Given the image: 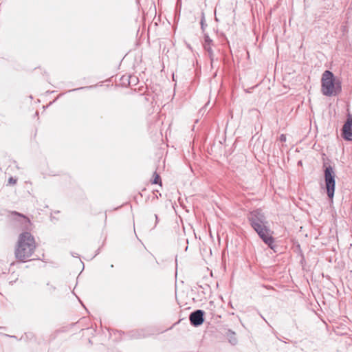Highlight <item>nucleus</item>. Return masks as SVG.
I'll return each instance as SVG.
<instances>
[{
	"instance_id": "6e6552de",
	"label": "nucleus",
	"mask_w": 352,
	"mask_h": 352,
	"mask_svg": "<svg viewBox=\"0 0 352 352\" xmlns=\"http://www.w3.org/2000/svg\"><path fill=\"white\" fill-rule=\"evenodd\" d=\"M15 214L20 218L19 221L21 222L22 229L28 230L31 225L30 219L28 217H25L24 215L21 214L18 212H15Z\"/></svg>"
},
{
	"instance_id": "20e7f679",
	"label": "nucleus",
	"mask_w": 352,
	"mask_h": 352,
	"mask_svg": "<svg viewBox=\"0 0 352 352\" xmlns=\"http://www.w3.org/2000/svg\"><path fill=\"white\" fill-rule=\"evenodd\" d=\"M336 174L331 166H327L324 169V180L327 196L333 199L335 192Z\"/></svg>"
},
{
	"instance_id": "423d86ee",
	"label": "nucleus",
	"mask_w": 352,
	"mask_h": 352,
	"mask_svg": "<svg viewBox=\"0 0 352 352\" xmlns=\"http://www.w3.org/2000/svg\"><path fill=\"white\" fill-rule=\"evenodd\" d=\"M343 138L349 141H352V119H348L342 127Z\"/></svg>"
},
{
	"instance_id": "9b49d317",
	"label": "nucleus",
	"mask_w": 352,
	"mask_h": 352,
	"mask_svg": "<svg viewBox=\"0 0 352 352\" xmlns=\"http://www.w3.org/2000/svg\"><path fill=\"white\" fill-rule=\"evenodd\" d=\"M204 16L203 15L201 21V26L202 29H204Z\"/></svg>"
},
{
	"instance_id": "0eeeda50",
	"label": "nucleus",
	"mask_w": 352,
	"mask_h": 352,
	"mask_svg": "<svg viewBox=\"0 0 352 352\" xmlns=\"http://www.w3.org/2000/svg\"><path fill=\"white\" fill-rule=\"evenodd\" d=\"M212 40L208 36H205L204 47V50L208 53L209 58L212 65L214 62V52L212 50Z\"/></svg>"
},
{
	"instance_id": "4468645a",
	"label": "nucleus",
	"mask_w": 352,
	"mask_h": 352,
	"mask_svg": "<svg viewBox=\"0 0 352 352\" xmlns=\"http://www.w3.org/2000/svg\"><path fill=\"white\" fill-rule=\"evenodd\" d=\"M155 218L156 219V221L157 220V216L155 214Z\"/></svg>"
},
{
	"instance_id": "f03ea898",
	"label": "nucleus",
	"mask_w": 352,
	"mask_h": 352,
	"mask_svg": "<svg viewBox=\"0 0 352 352\" xmlns=\"http://www.w3.org/2000/svg\"><path fill=\"white\" fill-rule=\"evenodd\" d=\"M36 249V242L34 236L28 232L21 233L18 239L15 249L16 258L22 262H25L33 254Z\"/></svg>"
},
{
	"instance_id": "39448f33",
	"label": "nucleus",
	"mask_w": 352,
	"mask_h": 352,
	"mask_svg": "<svg viewBox=\"0 0 352 352\" xmlns=\"http://www.w3.org/2000/svg\"><path fill=\"white\" fill-rule=\"evenodd\" d=\"M204 311L201 309H197L192 311L189 316L190 324L194 327H199L203 324Z\"/></svg>"
},
{
	"instance_id": "9d476101",
	"label": "nucleus",
	"mask_w": 352,
	"mask_h": 352,
	"mask_svg": "<svg viewBox=\"0 0 352 352\" xmlns=\"http://www.w3.org/2000/svg\"><path fill=\"white\" fill-rule=\"evenodd\" d=\"M280 140L281 142H285L286 141V136H285V135H284V134L280 135Z\"/></svg>"
},
{
	"instance_id": "1a4fd4ad",
	"label": "nucleus",
	"mask_w": 352,
	"mask_h": 352,
	"mask_svg": "<svg viewBox=\"0 0 352 352\" xmlns=\"http://www.w3.org/2000/svg\"><path fill=\"white\" fill-rule=\"evenodd\" d=\"M154 175H155V177L153 180V184H161V179H160V175L158 174H157L156 173H154Z\"/></svg>"
},
{
	"instance_id": "7ed1b4c3",
	"label": "nucleus",
	"mask_w": 352,
	"mask_h": 352,
	"mask_svg": "<svg viewBox=\"0 0 352 352\" xmlns=\"http://www.w3.org/2000/svg\"><path fill=\"white\" fill-rule=\"evenodd\" d=\"M321 83V91L324 96H336L341 91L340 82L336 81L333 73L329 70L322 74Z\"/></svg>"
},
{
	"instance_id": "f257e3e1",
	"label": "nucleus",
	"mask_w": 352,
	"mask_h": 352,
	"mask_svg": "<svg viewBox=\"0 0 352 352\" xmlns=\"http://www.w3.org/2000/svg\"><path fill=\"white\" fill-rule=\"evenodd\" d=\"M248 219L252 228L256 231L259 237L271 249L274 248V239L272 236L265 214L261 209L251 211L248 214Z\"/></svg>"
},
{
	"instance_id": "ddd939ff",
	"label": "nucleus",
	"mask_w": 352,
	"mask_h": 352,
	"mask_svg": "<svg viewBox=\"0 0 352 352\" xmlns=\"http://www.w3.org/2000/svg\"><path fill=\"white\" fill-rule=\"evenodd\" d=\"M230 342L232 344H235L236 343V340L234 338V340H230Z\"/></svg>"
},
{
	"instance_id": "f8f14e48",
	"label": "nucleus",
	"mask_w": 352,
	"mask_h": 352,
	"mask_svg": "<svg viewBox=\"0 0 352 352\" xmlns=\"http://www.w3.org/2000/svg\"><path fill=\"white\" fill-rule=\"evenodd\" d=\"M8 182H9V183H10V184H13L16 183V180H15V179H14L12 177H10V178L9 179V181H8Z\"/></svg>"
}]
</instances>
